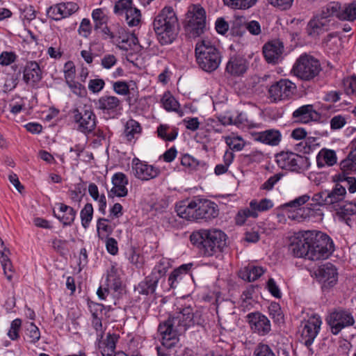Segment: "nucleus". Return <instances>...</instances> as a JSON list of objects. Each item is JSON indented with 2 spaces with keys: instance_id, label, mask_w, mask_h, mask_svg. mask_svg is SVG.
Returning a JSON list of instances; mask_svg holds the SVG:
<instances>
[{
  "instance_id": "1",
  "label": "nucleus",
  "mask_w": 356,
  "mask_h": 356,
  "mask_svg": "<svg viewBox=\"0 0 356 356\" xmlns=\"http://www.w3.org/2000/svg\"><path fill=\"white\" fill-rule=\"evenodd\" d=\"M179 312L161 322L158 332L161 336L163 347L170 349L179 341V337L195 324L202 325L204 322L200 312H193L190 305L179 308Z\"/></svg>"
},
{
  "instance_id": "2",
  "label": "nucleus",
  "mask_w": 356,
  "mask_h": 356,
  "mask_svg": "<svg viewBox=\"0 0 356 356\" xmlns=\"http://www.w3.org/2000/svg\"><path fill=\"white\" fill-rule=\"evenodd\" d=\"M226 234L220 229H200L193 232L190 241L203 257H218L226 245Z\"/></svg>"
},
{
  "instance_id": "3",
  "label": "nucleus",
  "mask_w": 356,
  "mask_h": 356,
  "mask_svg": "<svg viewBox=\"0 0 356 356\" xmlns=\"http://www.w3.org/2000/svg\"><path fill=\"white\" fill-rule=\"evenodd\" d=\"M153 28L157 40L161 45L172 44L177 38L179 24L177 15L171 6H165L155 16Z\"/></svg>"
},
{
  "instance_id": "4",
  "label": "nucleus",
  "mask_w": 356,
  "mask_h": 356,
  "mask_svg": "<svg viewBox=\"0 0 356 356\" xmlns=\"http://www.w3.org/2000/svg\"><path fill=\"white\" fill-rule=\"evenodd\" d=\"M175 211L180 218L187 220L208 221L219 214L218 207L215 202L199 198L191 201L188 204L181 203L176 205Z\"/></svg>"
},
{
  "instance_id": "5",
  "label": "nucleus",
  "mask_w": 356,
  "mask_h": 356,
  "mask_svg": "<svg viewBox=\"0 0 356 356\" xmlns=\"http://www.w3.org/2000/svg\"><path fill=\"white\" fill-rule=\"evenodd\" d=\"M195 54L199 67L207 72H214L221 63L220 51L209 40H202L197 42Z\"/></svg>"
},
{
  "instance_id": "6",
  "label": "nucleus",
  "mask_w": 356,
  "mask_h": 356,
  "mask_svg": "<svg viewBox=\"0 0 356 356\" xmlns=\"http://www.w3.org/2000/svg\"><path fill=\"white\" fill-rule=\"evenodd\" d=\"M186 35L191 38L200 37L206 29V12L199 4L189 6L184 25Z\"/></svg>"
},
{
  "instance_id": "7",
  "label": "nucleus",
  "mask_w": 356,
  "mask_h": 356,
  "mask_svg": "<svg viewBox=\"0 0 356 356\" xmlns=\"http://www.w3.org/2000/svg\"><path fill=\"white\" fill-rule=\"evenodd\" d=\"M312 261L327 259L334 252L335 247L332 239L321 231H310Z\"/></svg>"
},
{
  "instance_id": "8",
  "label": "nucleus",
  "mask_w": 356,
  "mask_h": 356,
  "mask_svg": "<svg viewBox=\"0 0 356 356\" xmlns=\"http://www.w3.org/2000/svg\"><path fill=\"white\" fill-rule=\"evenodd\" d=\"M321 70L319 60L307 54L300 55L292 68L294 75L304 81L314 79Z\"/></svg>"
},
{
  "instance_id": "9",
  "label": "nucleus",
  "mask_w": 356,
  "mask_h": 356,
  "mask_svg": "<svg viewBox=\"0 0 356 356\" xmlns=\"http://www.w3.org/2000/svg\"><path fill=\"white\" fill-rule=\"evenodd\" d=\"M330 332L334 335L339 334L343 329L352 327L355 323L352 312L343 307L332 310L325 318Z\"/></svg>"
},
{
  "instance_id": "10",
  "label": "nucleus",
  "mask_w": 356,
  "mask_h": 356,
  "mask_svg": "<svg viewBox=\"0 0 356 356\" xmlns=\"http://www.w3.org/2000/svg\"><path fill=\"white\" fill-rule=\"evenodd\" d=\"M277 165L282 169L293 172L307 170L309 166V159L291 152H282L275 156Z\"/></svg>"
},
{
  "instance_id": "11",
  "label": "nucleus",
  "mask_w": 356,
  "mask_h": 356,
  "mask_svg": "<svg viewBox=\"0 0 356 356\" xmlns=\"http://www.w3.org/2000/svg\"><path fill=\"white\" fill-rule=\"evenodd\" d=\"M73 120L78 124V130L88 135L92 134L97 125V118L93 111L85 105L81 108H74L72 111Z\"/></svg>"
},
{
  "instance_id": "12",
  "label": "nucleus",
  "mask_w": 356,
  "mask_h": 356,
  "mask_svg": "<svg viewBox=\"0 0 356 356\" xmlns=\"http://www.w3.org/2000/svg\"><path fill=\"white\" fill-rule=\"evenodd\" d=\"M323 15L325 17H336L340 20L356 19V2L341 6L337 2H331L323 7Z\"/></svg>"
},
{
  "instance_id": "13",
  "label": "nucleus",
  "mask_w": 356,
  "mask_h": 356,
  "mask_svg": "<svg viewBox=\"0 0 356 356\" xmlns=\"http://www.w3.org/2000/svg\"><path fill=\"white\" fill-rule=\"evenodd\" d=\"M310 230L305 231L294 237L289 245L291 253L298 258H305L312 261Z\"/></svg>"
},
{
  "instance_id": "14",
  "label": "nucleus",
  "mask_w": 356,
  "mask_h": 356,
  "mask_svg": "<svg viewBox=\"0 0 356 356\" xmlns=\"http://www.w3.org/2000/svg\"><path fill=\"white\" fill-rule=\"evenodd\" d=\"M296 91V86L288 79H281L272 84L268 89V94L274 102L289 99Z\"/></svg>"
},
{
  "instance_id": "15",
  "label": "nucleus",
  "mask_w": 356,
  "mask_h": 356,
  "mask_svg": "<svg viewBox=\"0 0 356 356\" xmlns=\"http://www.w3.org/2000/svg\"><path fill=\"white\" fill-rule=\"evenodd\" d=\"M94 104L97 110L109 118H114L122 110V101L113 95H103L97 100H95Z\"/></svg>"
},
{
  "instance_id": "16",
  "label": "nucleus",
  "mask_w": 356,
  "mask_h": 356,
  "mask_svg": "<svg viewBox=\"0 0 356 356\" xmlns=\"http://www.w3.org/2000/svg\"><path fill=\"white\" fill-rule=\"evenodd\" d=\"M322 321L319 316H312L307 321L302 323L301 341L309 348L318 335Z\"/></svg>"
},
{
  "instance_id": "17",
  "label": "nucleus",
  "mask_w": 356,
  "mask_h": 356,
  "mask_svg": "<svg viewBox=\"0 0 356 356\" xmlns=\"http://www.w3.org/2000/svg\"><path fill=\"white\" fill-rule=\"evenodd\" d=\"M310 199L308 195H303L299 196L284 204L285 207H291L293 209V211H296V213H292L291 216H289V218L296 220L298 221H302L307 218H309L313 216V213L318 209L312 207H301L302 205L307 202Z\"/></svg>"
},
{
  "instance_id": "18",
  "label": "nucleus",
  "mask_w": 356,
  "mask_h": 356,
  "mask_svg": "<svg viewBox=\"0 0 356 356\" xmlns=\"http://www.w3.org/2000/svg\"><path fill=\"white\" fill-rule=\"evenodd\" d=\"M246 318L253 333L264 337L271 331L270 321L262 313L259 312H251L247 315Z\"/></svg>"
},
{
  "instance_id": "19",
  "label": "nucleus",
  "mask_w": 356,
  "mask_h": 356,
  "mask_svg": "<svg viewBox=\"0 0 356 356\" xmlns=\"http://www.w3.org/2000/svg\"><path fill=\"white\" fill-rule=\"evenodd\" d=\"M315 275L319 282L322 283L323 290L335 285L338 280V273L336 267L327 262L320 266L315 271Z\"/></svg>"
},
{
  "instance_id": "20",
  "label": "nucleus",
  "mask_w": 356,
  "mask_h": 356,
  "mask_svg": "<svg viewBox=\"0 0 356 356\" xmlns=\"http://www.w3.org/2000/svg\"><path fill=\"white\" fill-rule=\"evenodd\" d=\"M78 9L79 6L76 3H60L49 7L47 10V15L48 17L58 21L72 15Z\"/></svg>"
},
{
  "instance_id": "21",
  "label": "nucleus",
  "mask_w": 356,
  "mask_h": 356,
  "mask_svg": "<svg viewBox=\"0 0 356 356\" xmlns=\"http://www.w3.org/2000/svg\"><path fill=\"white\" fill-rule=\"evenodd\" d=\"M120 49L128 51L134 49L138 44V39L134 33L127 31L124 27H118L117 35L113 42Z\"/></svg>"
},
{
  "instance_id": "22",
  "label": "nucleus",
  "mask_w": 356,
  "mask_h": 356,
  "mask_svg": "<svg viewBox=\"0 0 356 356\" xmlns=\"http://www.w3.org/2000/svg\"><path fill=\"white\" fill-rule=\"evenodd\" d=\"M284 44L280 40H273L263 47V54L268 63L277 64L282 59Z\"/></svg>"
},
{
  "instance_id": "23",
  "label": "nucleus",
  "mask_w": 356,
  "mask_h": 356,
  "mask_svg": "<svg viewBox=\"0 0 356 356\" xmlns=\"http://www.w3.org/2000/svg\"><path fill=\"white\" fill-rule=\"evenodd\" d=\"M132 168L136 178L147 181L156 177L160 174V170L138 159L133 160Z\"/></svg>"
},
{
  "instance_id": "24",
  "label": "nucleus",
  "mask_w": 356,
  "mask_h": 356,
  "mask_svg": "<svg viewBox=\"0 0 356 356\" xmlns=\"http://www.w3.org/2000/svg\"><path fill=\"white\" fill-rule=\"evenodd\" d=\"M22 72L24 83L33 88L36 87L42 79V71L36 61H28Z\"/></svg>"
},
{
  "instance_id": "25",
  "label": "nucleus",
  "mask_w": 356,
  "mask_h": 356,
  "mask_svg": "<svg viewBox=\"0 0 356 356\" xmlns=\"http://www.w3.org/2000/svg\"><path fill=\"white\" fill-rule=\"evenodd\" d=\"M57 211L54 209L53 214L62 224L63 227L71 226L76 218V211L62 202L55 204Z\"/></svg>"
},
{
  "instance_id": "26",
  "label": "nucleus",
  "mask_w": 356,
  "mask_h": 356,
  "mask_svg": "<svg viewBox=\"0 0 356 356\" xmlns=\"http://www.w3.org/2000/svg\"><path fill=\"white\" fill-rule=\"evenodd\" d=\"M113 188L108 191V197H124L128 195V189L127 185L129 179L123 172H116L112 177Z\"/></svg>"
},
{
  "instance_id": "27",
  "label": "nucleus",
  "mask_w": 356,
  "mask_h": 356,
  "mask_svg": "<svg viewBox=\"0 0 356 356\" xmlns=\"http://www.w3.org/2000/svg\"><path fill=\"white\" fill-rule=\"evenodd\" d=\"M248 69V62L243 56L234 55L229 58L225 72L232 76L243 75Z\"/></svg>"
},
{
  "instance_id": "28",
  "label": "nucleus",
  "mask_w": 356,
  "mask_h": 356,
  "mask_svg": "<svg viewBox=\"0 0 356 356\" xmlns=\"http://www.w3.org/2000/svg\"><path fill=\"white\" fill-rule=\"evenodd\" d=\"M327 195V206L330 209H339V204L343 203L346 195V186L337 183L332 190H325Z\"/></svg>"
},
{
  "instance_id": "29",
  "label": "nucleus",
  "mask_w": 356,
  "mask_h": 356,
  "mask_svg": "<svg viewBox=\"0 0 356 356\" xmlns=\"http://www.w3.org/2000/svg\"><path fill=\"white\" fill-rule=\"evenodd\" d=\"M252 135L255 141L270 146L278 145L282 140L281 132L275 129H267L259 132H254Z\"/></svg>"
},
{
  "instance_id": "30",
  "label": "nucleus",
  "mask_w": 356,
  "mask_h": 356,
  "mask_svg": "<svg viewBox=\"0 0 356 356\" xmlns=\"http://www.w3.org/2000/svg\"><path fill=\"white\" fill-rule=\"evenodd\" d=\"M193 264H184L175 268L169 275L168 284L172 289L178 287L186 279L190 276Z\"/></svg>"
},
{
  "instance_id": "31",
  "label": "nucleus",
  "mask_w": 356,
  "mask_h": 356,
  "mask_svg": "<svg viewBox=\"0 0 356 356\" xmlns=\"http://www.w3.org/2000/svg\"><path fill=\"white\" fill-rule=\"evenodd\" d=\"M327 18L323 15L322 10L321 18L314 17L309 22L307 25L308 34L312 36H316L328 31L330 29V20Z\"/></svg>"
},
{
  "instance_id": "32",
  "label": "nucleus",
  "mask_w": 356,
  "mask_h": 356,
  "mask_svg": "<svg viewBox=\"0 0 356 356\" xmlns=\"http://www.w3.org/2000/svg\"><path fill=\"white\" fill-rule=\"evenodd\" d=\"M314 115H317V113L313 106L307 104L295 110L292 113V118L296 122L307 124L314 120Z\"/></svg>"
},
{
  "instance_id": "33",
  "label": "nucleus",
  "mask_w": 356,
  "mask_h": 356,
  "mask_svg": "<svg viewBox=\"0 0 356 356\" xmlns=\"http://www.w3.org/2000/svg\"><path fill=\"white\" fill-rule=\"evenodd\" d=\"M337 157L334 150L323 148L316 156V164L318 168L325 165L333 166L337 163Z\"/></svg>"
},
{
  "instance_id": "34",
  "label": "nucleus",
  "mask_w": 356,
  "mask_h": 356,
  "mask_svg": "<svg viewBox=\"0 0 356 356\" xmlns=\"http://www.w3.org/2000/svg\"><path fill=\"white\" fill-rule=\"evenodd\" d=\"M141 131L142 127L140 123L135 120L130 119L124 125L123 136L128 142H131L138 137Z\"/></svg>"
},
{
  "instance_id": "35",
  "label": "nucleus",
  "mask_w": 356,
  "mask_h": 356,
  "mask_svg": "<svg viewBox=\"0 0 356 356\" xmlns=\"http://www.w3.org/2000/svg\"><path fill=\"white\" fill-rule=\"evenodd\" d=\"M333 210L336 211L337 216L339 217L341 221H343L348 226H351L349 224L348 220H350V216H353L356 213V204H352L351 203L348 204H343L341 203L339 204V209H334Z\"/></svg>"
},
{
  "instance_id": "36",
  "label": "nucleus",
  "mask_w": 356,
  "mask_h": 356,
  "mask_svg": "<svg viewBox=\"0 0 356 356\" xmlns=\"http://www.w3.org/2000/svg\"><path fill=\"white\" fill-rule=\"evenodd\" d=\"M157 284L158 282L156 280L148 275L138 284L135 289L138 291L139 294L147 296L155 292Z\"/></svg>"
},
{
  "instance_id": "37",
  "label": "nucleus",
  "mask_w": 356,
  "mask_h": 356,
  "mask_svg": "<svg viewBox=\"0 0 356 356\" xmlns=\"http://www.w3.org/2000/svg\"><path fill=\"white\" fill-rule=\"evenodd\" d=\"M264 273L262 267L250 266L245 268L241 273V277L243 280L248 282H254L260 277Z\"/></svg>"
},
{
  "instance_id": "38",
  "label": "nucleus",
  "mask_w": 356,
  "mask_h": 356,
  "mask_svg": "<svg viewBox=\"0 0 356 356\" xmlns=\"http://www.w3.org/2000/svg\"><path fill=\"white\" fill-rule=\"evenodd\" d=\"M109 220L104 218H99L97 222V236L99 240L104 241L105 237L111 234L113 228L111 225H108Z\"/></svg>"
},
{
  "instance_id": "39",
  "label": "nucleus",
  "mask_w": 356,
  "mask_h": 356,
  "mask_svg": "<svg viewBox=\"0 0 356 356\" xmlns=\"http://www.w3.org/2000/svg\"><path fill=\"white\" fill-rule=\"evenodd\" d=\"M106 280L108 285L115 291H118L121 288L122 281L119 277L118 268L115 266L112 265L108 270Z\"/></svg>"
},
{
  "instance_id": "40",
  "label": "nucleus",
  "mask_w": 356,
  "mask_h": 356,
  "mask_svg": "<svg viewBox=\"0 0 356 356\" xmlns=\"http://www.w3.org/2000/svg\"><path fill=\"white\" fill-rule=\"evenodd\" d=\"M234 154L232 152L227 150L223 156V164H218L214 168L216 175H221L227 172L229 166L234 161Z\"/></svg>"
},
{
  "instance_id": "41",
  "label": "nucleus",
  "mask_w": 356,
  "mask_h": 356,
  "mask_svg": "<svg viewBox=\"0 0 356 356\" xmlns=\"http://www.w3.org/2000/svg\"><path fill=\"white\" fill-rule=\"evenodd\" d=\"M125 21L129 26H136L139 24L141 19L140 10L134 6L127 10L124 15Z\"/></svg>"
},
{
  "instance_id": "42",
  "label": "nucleus",
  "mask_w": 356,
  "mask_h": 356,
  "mask_svg": "<svg viewBox=\"0 0 356 356\" xmlns=\"http://www.w3.org/2000/svg\"><path fill=\"white\" fill-rule=\"evenodd\" d=\"M250 207L256 211L258 214L259 212H264L270 210L273 207V202L267 198H264L260 201L252 200L250 202Z\"/></svg>"
},
{
  "instance_id": "43",
  "label": "nucleus",
  "mask_w": 356,
  "mask_h": 356,
  "mask_svg": "<svg viewBox=\"0 0 356 356\" xmlns=\"http://www.w3.org/2000/svg\"><path fill=\"white\" fill-rule=\"evenodd\" d=\"M93 207L91 203L86 204L84 207L81 210L80 217L81 225L85 229H87L90 225L93 217Z\"/></svg>"
},
{
  "instance_id": "44",
  "label": "nucleus",
  "mask_w": 356,
  "mask_h": 356,
  "mask_svg": "<svg viewBox=\"0 0 356 356\" xmlns=\"http://www.w3.org/2000/svg\"><path fill=\"white\" fill-rule=\"evenodd\" d=\"M257 0H223L225 5L232 9H248L252 7Z\"/></svg>"
},
{
  "instance_id": "45",
  "label": "nucleus",
  "mask_w": 356,
  "mask_h": 356,
  "mask_svg": "<svg viewBox=\"0 0 356 356\" xmlns=\"http://www.w3.org/2000/svg\"><path fill=\"white\" fill-rule=\"evenodd\" d=\"M168 125L160 124L157 128L158 136L165 141H173L177 137L178 130L177 128H175L170 134H168Z\"/></svg>"
},
{
  "instance_id": "46",
  "label": "nucleus",
  "mask_w": 356,
  "mask_h": 356,
  "mask_svg": "<svg viewBox=\"0 0 356 356\" xmlns=\"http://www.w3.org/2000/svg\"><path fill=\"white\" fill-rule=\"evenodd\" d=\"M161 103L163 107L167 111H176V108L180 106L178 101L170 93V92L164 93L161 99Z\"/></svg>"
},
{
  "instance_id": "47",
  "label": "nucleus",
  "mask_w": 356,
  "mask_h": 356,
  "mask_svg": "<svg viewBox=\"0 0 356 356\" xmlns=\"http://www.w3.org/2000/svg\"><path fill=\"white\" fill-rule=\"evenodd\" d=\"M314 138H307L305 140L296 145L295 150L302 154H309L314 149Z\"/></svg>"
},
{
  "instance_id": "48",
  "label": "nucleus",
  "mask_w": 356,
  "mask_h": 356,
  "mask_svg": "<svg viewBox=\"0 0 356 356\" xmlns=\"http://www.w3.org/2000/svg\"><path fill=\"white\" fill-rule=\"evenodd\" d=\"M268 313L275 323H281L284 320V314L279 303L272 302L268 306Z\"/></svg>"
},
{
  "instance_id": "49",
  "label": "nucleus",
  "mask_w": 356,
  "mask_h": 356,
  "mask_svg": "<svg viewBox=\"0 0 356 356\" xmlns=\"http://www.w3.org/2000/svg\"><path fill=\"white\" fill-rule=\"evenodd\" d=\"M9 254H2L1 256V264L3 267L4 275L8 281H11L13 279V265L10 259L8 257Z\"/></svg>"
},
{
  "instance_id": "50",
  "label": "nucleus",
  "mask_w": 356,
  "mask_h": 356,
  "mask_svg": "<svg viewBox=\"0 0 356 356\" xmlns=\"http://www.w3.org/2000/svg\"><path fill=\"white\" fill-rule=\"evenodd\" d=\"M120 336L118 334L108 333L104 340L99 341V348H110L115 350L116 343L119 340Z\"/></svg>"
},
{
  "instance_id": "51",
  "label": "nucleus",
  "mask_w": 356,
  "mask_h": 356,
  "mask_svg": "<svg viewBox=\"0 0 356 356\" xmlns=\"http://www.w3.org/2000/svg\"><path fill=\"white\" fill-rule=\"evenodd\" d=\"M92 17L95 22L94 29L95 31L102 29L106 23V17L102 8H97L92 11Z\"/></svg>"
},
{
  "instance_id": "52",
  "label": "nucleus",
  "mask_w": 356,
  "mask_h": 356,
  "mask_svg": "<svg viewBox=\"0 0 356 356\" xmlns=\"http://www.w3.org/2000/svg\"><path fill=\"white\" fill-rule=\"evenodd\" d=\"M133 6L132 0H118L114 6V13L119 16H124L127 10H129Z\"/></svg>"
},
{
  "instance_id": "53",
  "label": "nucleus",
  "mask_w": 356,
  "mask_h": 356,
  "mask_svg": "<svg viewBox=\"0 0 356 356\" xmlns=\"http://www.w3.org/2000/svg\"><path fill=\"white\" fill-rule=\"evenodd\" d=\"M26 335L28 337L29 342L35 343L40 339V332L39 328L33 323H30L26 329Z\"/></svg>"
},
{
  "instance_id": "54",
  "label": "nucleus",
  "mask_w": 356,
  "mask_h": 356,
  "mask_svg": "<svg viewBox=\"0 0 356 356\" xmlns=\"http://www.w3.org/2000/svg\"><path fill=\"white\" fill-rule=\"evenodd\" d=\"M70 89V91L79 97H85L87 95V90L86 87L81 83L73 80L71 82L66 83Z\"/></svg>"
},
{
  "instance_id": "55",
  "label": "nucleus",
  "mask_w": 356,
  "mask_h": 356,
  "mask_svg": "<svg viewBox=\"0 0 356 356\" xmlns=\"http://www.w3.org/2000/svg\"><path fill=\"white\" fill-rule=\"evenodd\" d=\"M165 262L163 260H161L152 269V271L149 276L154 280H156L157 282L159 280L165 275L167 271V267L165 266Z\"/></svg>"
},
{
  "instance_id": "56",
  "label": "nucleus",
  "mask_w": 356,
  "mask_h": 356,
  "mask_svg": "<svg viewBox=\"0 0 356 356\" xmlns=\"http://www.w3.org/2000/svg\"><path fill=\"white\" fill-rule=\"evenodd\" d=\"M253 356H277L267 344L259 343L254 348Z\"/></svg>"
},
{
  "instance_id": "57",
  "label": "nucleus",
  "mask_w": 356,
  "mask_h": 356,
  "mask_svg": "<svg viewBox=\"0 0 356 356\" xmlns=\"http://www.w3.org/2000/svg\"><path fill=\"white\" fill-rule=\"evenodd\" d=\"M249 217L256 218L258 217V214L250 207L239 211L236 218L237 224L243 225L245 219Z\"/></svg>"
},
{
  "instance_id": "58",
  "label": "nucleus",
  "mask_w": 356,
  "mask_h": 356,
  "mask_svg": "<svg viewBox=\"0 0 356 356\" xmlns=\"http://www.w3.org/2000/svg\"><path fill=\"white\" fill-rule=\"evenodd\" d=\"M337 181H343L346 184L348 190L350 193L356 192V178L354 177H348L345 175H338L335 176Z\"/></svg>"
},
{
  "instance_id": "59",
  "label": "nucleus",
  "mask_w": 356,
  "mask_h": 356,
  "mask_svg": "<svg viewBox=\"0 0 356 356\" xmlns=\"http://www.w3.org/2000/svg\"><path fill=\"white\" fill-rule=\"evenodd\" d=\"M17 59V56L15 52L4 51L0 54V65L8 66L14 63Z\"/></svg>"
},
{
  "instance_id": "60",
  "label": "nucleus",
  "mask_w": 356,
  "mask_h": 356,
  "mask_svg": "<svg viewBox=\"0 0 356 356\" xmlns=\"http://www.w3.org/2000/svg\"><path fill=\"white\" fill-rule=\"evenodd\" d=\"M22 326V321L16 318L11 322L10 330L8 332V336L11 340H17L19 337V332Z\"/></svg>"
},
{
  "instance_id": "61",
  "label": "nucleus",
  "mask_w": 356,
  "mask_h": 356,
  "mask_svg": "<svg viewBox=\"0 0 356 356\" xmlns=\"http://www.w3.org/2000/svg\"><path fill=\"white\" fill-rule=\"evenodd\" d=\"M67 241L58 239L55 238L51 241V246L53 249L61 256H64L67 252Z\"/></svg>"
},
{
  "instance_id": "62",
  "label": "nucleus",
  "mask_w": 356,
  "mask_h": 356,
  "mask_svg": "<svg viewBox=\"0 0 356 356\" xmlns=\"http://www.w3.org/2000/svg\"><path fill=\"white\" fill-rule=\"evenodd\" d=\"M312 201L314 202V204H310L311 207L313 206L312 208L316 209V207L327 206V195L325 190L315 193L312 198Z\"/></svg>"
},
{
  "instance_id": "63",
  "label": "nucleus",
  "mask_w": 356,
  "mask_h": 356,
  "mask_svg": "<svg viewBox=\"0 0 356 356\" xmlns=\"http://www.w3.org/2000/svg\"><path fill=\"white\" fill-rule=\"evenodd\" d=\"M346 118L341 115H337L330 120V129L333 131L343 128L346 124Z\"/></svg>"
},
{
  "instance_id": "64",
  "label": "nucleus",
  "mask_w": 356,
  "mask_h": 356,
  "mask_svg": "<svg viewBox=\"0 0 356 356\" xmlns=\"http://www.w3.org/2000/svg\"><path fill=\"white\" fill-rule=\"evenodd\" d=\"M345 91L347 95L356 97V76H352L344 82Z\"/></svg>"
}]
</instances>
